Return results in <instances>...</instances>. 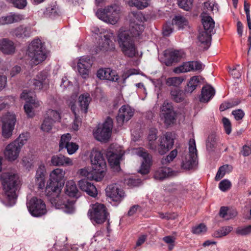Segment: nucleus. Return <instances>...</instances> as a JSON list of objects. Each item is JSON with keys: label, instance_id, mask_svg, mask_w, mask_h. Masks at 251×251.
<instances>
[{"label": "nucleus", "instance_id": "56", "mask_svg": "<svg viewBox=\"0 0 251 251\" xmlns=\"http://www.w3.org/2000/svg\"><path fill=\"white\" fill-rule=\"evenodd\" d=\"M14 126H2L1 135L5 139L10 138L13 133Z\"/></svg>", "mask_w": 251, "mask_h": 251}, {"label": "nucleus", "instance_id": "6", "mask_svg": "<svg viewBox=\"0 0 251 251\" xmlns=\"http://www.w3.org/2000/svg\"><path fill=\"white\" fill-rule=\"evenodd\" d=\"M88 215L94 224H101L106 220L108 213L104 204L96 203L93 204Z\"/></svg>", "mask_w": 251, "mask_h": 251}, {"label": "nucleus", "instance_id": "1", "mask_svg": "<svg viewBox=\"0 0 251 251\" xmlns=\"http://www.w3.org/2000/svg\"><path fill=\"white\" fill-rule=\"evenodd\" d=\"M64 175L65 172L62 169H54L50 173L46 193L49 200L55 208L62 209L64 212L69 213L74 210V201L67 199L66 197L58 196Z\"/></svg>", "mask_w": 251, "mask_h": 251}, {"label": "nucleus", "instance_id": "26", "mask_svg": "<svg viewBox=\"0 0 251 251\" xmlns=\"http://www.w3.org/2000/svg\"><path fill=\"white\" fill-rule=\"evenodd\" d=\"M78 185L80 189L87 193L88 195L96 197L98 195V191L95 186L87 180L81 179L78 181Z\"/></svg>", "mask_w": 251, "mask_h": 251}, {"label": "nucleus", "instance_id": "62", "mask_svg": "<svg viewBox=\"0 0 251 251\" xmlns=\"http://www.w3.org/2000/svg\"><path fill=\"white\" fill-rule=\"evenodd\" d=\"M216 136L214 133L210 135L206 141V147L208 150H212L214 148L216 142Z\"/></svg>", "mask_w": 251, "mask_h": 251}, {"label": "nucleus", "instance_id": "20", "mask_svg": "<svg viewBox=\"0 0 251 251\" xmlns=\"http://www.w3.org/2000/svg\"><path fill=\"white\" fill-rule=\"evenodd\" d=\"M21 150L17 147L16 142H12L7 145L4 151L5 157L9 161L16 160L19 155Z\"/></svg>", "mask_w": 251, "mask_h": 251}, {"label": "nucleus", "instance_id": "57", "mask_svg": "<svg viewBox=\"0 0 251 251\" xmlns=\"http://www.w3.org/2000/svg\"><path fill=\"white\" fill-rule=\"evenodd\" d=\"M12 3L15 7L20 9H24L27 5V0H7Z\"/></svg>", "mask_w": 251, "mask_h": 251}, {"label": "nucleus", "instance_id": "45", "mask_svg": "<svg viewBox=\"0 0 251 251\" xmlns=\"http://www.w3.org/2000/svg\"><path fill=\"white\" fill-rule=\"evenodd\" d=\"M199 82V79L198 76H194L191 77L187 84V86L185 89V92L192 93L196 89Z\"/></svg>", "mask_w": 251, "mask_h": 251}, {"label": "nucleus", "instance_id": "38", "mask_svg": "<svg viewBox=\"0 0 251 251\" xmlns=\"http://www.w3.org/2000/svg\"><path fill=\"white\" fill-rule=\"evenodd\" d=\"M58 7L56 2L49 4L44 12V15L46 17L52 18L58 15Z\"/></svg>", "mask_w": 251, "mask_h": 251}, {"label": "nucleus", "instance_id": "43", "mask_svg": "<svg viewBox=\"0 0 251 251\" xmlns=\"http://www.w3.org/2000/svg\"><path fill=\"white\" fill-rule=\"evenodd\" d=\"M130 24H136L139 23L142 24V23L145 20V17L143 14L141 12H133L129 14Z\"/></svg>", "mask_w": 251, "mask_h": 251}, {"label": "nucleus", "instance_id": "4", "mask_svg": "<svg viewBox=\"0 0 251 251\" xmlns=\"http://www.w3.org/2000/svg\"><path fill=\"white\" fill-rule=\"evenodd\" d=\"M28 55L34 65H37L47 58L45 49L41 41L38 39L34 40L29 44L27 50Z\"/></svg>", "mask_w": 251, "mask_h": 251}, {"label": "nucleus", "instance_id": "47", "mask_svg": "<svg viewBox=\"0 0 251 251\" xmlns=\"http://www.w3.org/2000/svg\"><path fill=\"white\" fill-rule=\"evenodd\" d=\"M219 215L221 217L228 220L236 216L237 213L236 211H233L232 212H228V208L223 206L220 208Z\"/></svg>", "mask_w": 251, "mask_h": 251}, {"label": "nucleus", "instance_id": "32", "mask_svg": "<svg viewBox=\"0 0 251 251\" xmlns=\"http://www.w3.org/2000/svg\"><path fill=\"white\" fill-rule=\"evenodd\" d=\"M215 94V90L210 86L207 85L202 87L200 100L202 102H208Z\"/></svg>", "mask_w": 251, "mask_h": 251}, {"label": "nucleus", "instance_id": "44", "mask_svg": "<svg viewBox=\"0 0 251 251\" xmlns=\"http://www.w3.org/2000/svg\"><path fill=\"white\" fill-rule=\"evenodd\" d=\"M170 169L169 168H160L157 170L154 174L155 179L163 180L169 176Z\"/></svg>", "mask_w": 251, "mask_h": 251}, {"label": "nucleus", "instance_id": "31", "mask_svg": "<svg viewBox=\"0 0 251 251\" xmlns=\"http://www.w3.org/2000/svg\"><path fill=\"white\" fill-rule=\"evenodd\" d=\"M201 17L204 30L214 33L215 22L212 18L204 13H201Z\"/></svg>", "mask_w": 251, "mask_h": 251}, {"label": "nucleus", "instance_id": "10", "mask_svg": "<svg viewBox=\"0 0 251 251\" xmlns=\"http://www.w3.org/2000/svg\"><path fill=\"white\" fill-rule=\"evenodd\" d=\"M175 139V133L171 132H166L161 136L157 149L158 153L163 155L171 150L174 145Z\"/></svg>", "mask_w": 251, "mask_h": 251}, {"label": "nucleus", "instance_id": "59", "mask_svg": "<svg viewBox=\"0 0 251 251\" xmlns=\"http://www.w3.org/2000/svg\"><path fill=\"white\" fill-rule=\"evenodd\" d=\"M231 187V183L227 179L222 180L219 184V188L223 192L227 191Z\"/></svg>", "mask_w": 251, "mask_h": 251}, {"label": "nucleus", "instance_id": "15", "mask_svg": "<svg viewBox=\"0 0 251 251\" xmlns=\"http://www.w3.org/2000/svg\"><path fill=\"white\" fill-rule=\"evenodd\" d=\"M65 195H61L60 194H58V196H60L61 197L65 196L66 197L67 199L70 200V201H74V203H75V201L72 200L71 199L68 198L67 196L70 197V198H78L79 197L80 195L79 194L78 190L77 188L76 185L75 183V182L73 180H70L68 181H67L65 187ZM74 205H75V203H74ZM74 207L75 208V205H74ZM75 209L74 211L71 212V213H72L74 212Z\"/></svg>", "mask_w": 251, "mask_h": 251}, {"label": "nucleus", "instance_id": "33", "mask_svg": "<svg viewBox=\"0 0 251 251\" xmlns=\"http://www.w3.org/2000/svg\"><path fill=\"white\" fill-rule=\"evenodd\" d=\"M91 98L89 94L86 93L81 94L78 98V103L80 110L81 112L86 114L88 111V108Z\"/></svg>", "mask_w": 251, "mask_h": 251}, {"label": "nucleus", "instance_id": "34", "mask_svg": "<svg viewBox=\"0 0 251 251\" xmlns=\"http://www.w3.org/2000/svg\"><path fill=\"white\" fill-rule=\"evenodd\" d=\"M0 50L4 54H11L15 51L13 43L6 39L0 40Z\"/></svg>", "mask_w": 251, "mask_h": 251}, {"label": "nucleus", "instance_id": "14", "mask_svg": "<svg viewBox=\"0 0 251 251\" xmlns=\"http://www.w3.org/2000/svg\"><path fill=\"white\" fill-rule=\"evenodd\" d=\"M136 153L139 156L142 157L143 159L139 172L143 175L147 174L149 172V169L151 165V156L143 148H139L137 150Z\"/></svg>", "mask_w": 251, "mask_h": 251}, {"label": "nucleus", "instance_id": "25", "mask_svg": "<svg viewBox=\"0 0 251 251\" xmlns=\"http://www.w3.org/2000/svg\"><path fill=\"white\" fill-rule=\"evenodd\" d=\"M60 120V113L52 109H49L47 111L45 119L42 126H51L57 123Z\"/></svg>", "mask_w": 251, "mask_h": 251}, {"label": "nucleus", "instance_id": "9", "mask_svg": "<svg viewBox=\"0 0 251 251\" xmlns=\"http://www.w3.org/2000/svg\"><path fill=\"white\" fill-rule=\"evenodd\" d=\"M189 156L186 158L182 162V167L183 169L190 170L197 165V150L196 142L194 138L190 139L189 143Z\"/></svg>", "mask_w": 251, "mask_h": 251}, {"label": "nucleus", "instance_id": "58", "mask_svg": "<svg viewBox=\"0 0 251 251\" xmlns=\"http://www.w3.org/2000/svg\"><path fill=\"white\" fill-rule=\"evenodd\" d=\"M193 1V0H177L179 7L186 11H188L191 8Z\"/></svg>", "mask_w": 251, "mask_h": 251}, {"label": "nucleus", "instance_id": "48", "mask_svg": "<svg viewBox=\"0 0 251 251\" xmlns=\"http://www.w3.org/2000/svg\"><path fill=\"white\" fill-rule=\"evenodd\" d=\"M29 137V134L27 132L21 134L19 137L13 141L16 142L17 147L20 148L21 150L22 147L26 143Z\"/></svg>", "mask_w": 251, "mask_h": 251}, {"label": "nucleus", "instance_id": "42", "mask_svg": "<svg viewBox=\"0 0 251 251\" xmlns=\"http://www.w3.org/2000/svg\"><path fill=\"white\" fill-rule=\"evenodd\" d=\"M171 99L176 102L183 101L185 98V94L179 89H175L171 91Z\"/></svg>", "mask_w": 251, "mask_h": 251}, {"label": "nucleus", "instance_id": "19", "mask_svg": "<svg viewBox=\"0 0 251 251\" xmlns=\"http://www.w3.org/2000/svg\"><path fill=\"white\" fill-rule=\"evenodd\" d=\"M166 58L165 64L167 66L172 65L174 63L179 61L183 55V52L180 50H166L164 51Z\"/></svg>", "mask_w": 251, "mask_h": 251}, {"label": "nucleus", "instance_id": "53", "mask_svg": "<svg viewBox=\"0 0 251 251\" xmlns=\"http://www.w3.org/2000/svg\"><path fill=\"white\" fill-rule=\"evenodd\" d=\"M71 139V135L69 133L63 134L61 136L59 142V151L65 149L66 146L71 142L70 141Z\"/></svg>", "mask_w": 251, "mask_h": 251}, {"label": "nucleus", "instance_id": "60", "mask_svg": "<svg viewBox=\"0 0 251 251\" xmlns=\"http://www.w3.org/2000/svg\"><path fill=\"white\" fill-rule=\"evenodd\" d=\"M206 230V226L203 224H200L192 228V232L196 234H200L205 232Z\"/></svg>", "mask_w": 251, "mask_h": 251}, {"label": "nucleus", "instance_id": "5", "mask_svg": "<svg viewBox=\"0 0 251 251\" xmlns=\"http://www.w3.org/2000/svg\"><path fill=\"white\" fill-rule=\"evenodd\" d=\"M96 15L104 22L114 25L119 19L120 9L116 5H111L102 9H99Z\"/></svg>", "mask_w": 251, "mask_h": 251}, {"label": "nucleus", "instance_id": "23", "mask_svg": "<svg viewBox=\"0 0 251 251\" xmlns=\"http://www.w3.org/2000/svg\"><path fill=\"white\" fill-rule=\"evenodd\" d=\"M25 19L24 15L18 13H10L0 18V25L18 23Z\"/></svg>", "mask_w": 251, "mask_h": 251}, {"label": "nucleus", "instance_id": "36", "mask_svg": "<svg viewBox=\"0 0 251 251\" xmlns=\"http://www.w3.org/2000/svg\"><path fill=\"white\" fill-rule=\"evenodd\" d=\"M78 172L80 176H84L88 179L95 180L97 181L101 180L100 177L96 174V173L93 172V169L89 171L86 168L81 169L79 170Z\"/></svg>", "mask_w": 251, "mask_h": 251}, {"label": "nucleus", "instance_id": "13", "mask_svg": "<svg viewBox=\"0 0 251 251\" xmlns=\"http://www.w3.org/2000/svg\"><path fill=\"white\" fill-rule=\"evenodd\" d=\"M134 109L128 105H123L119 110L116 120L119 125L128 121L133 116Z\"/></svg>", "mask_w": 251, "mask_h": 251}, {"label": "nucleus", "instance_id": "61", "mask_svg": "<svg viewBox=\"0 0 251 251\" xmlns=\"http://www.w3.org/2000/svg\"><path fill=\"white\" fill-rule=\"evenodd\" d=\"M236 233L241 235H246L251 233V225L244 227H239L236 229Z\"/></svg>", "mask_w": 251, "mask_h": 251}, {"label": "nucleus", "instance_id": "50", "mask_svg": "<svg viewBox=\"0 0 251 251\" xmlns=\"http://www.w3.org/2000/svg\"><path fill=\"white\" fill-rule=\"evenodd\" d=\"M183 80L184 78L182 77H172L166 79V83L168 86L177 87L182 83Z\"/></svg>", "mask_w": 251, "mask_h": 251}, {"label": "nucleus", "instance_id": "63", "mask_svg": "<svg viewBox=\"0 0 251 251\" xmlns=\"http://www.w3.org/2000/svg\"><path fill=\"white\" fill-rule=\"evenodd\" d=\"M65 149L67 150L69 154L72 155L75 153L78 149V145L75 143L71 142Z\"/></svg>", "mask_w": 251, "mask_h": 251}, {"label": "nucleus", "instance_id": "8", "mask_svg": "<svg viewBox=\"0 0 251 251\" xmlns=\"http://www.w3.org/2000/svg\"><path fill=\"white\" fill-rule=\"evenodd\" d=\"M27 206L30 213L34 217H41L47 213L45 202L36 197L32 198L27 203Z\"/></svg>", "mask_w": 251, "mask_h": 251}, {"label": "nucleus", "instance_id": "41", "mask_svg": "<svg viewBox=\"0 0 251 251\" xmlns=\"http://www.w3.org/2000/svg\"><path fill=\"white\" fill-rule=\"evenodd\" d=\"M157 130L155 128H151L149 132L148 137L149 140V146L150 149L155 151L156 149L154 141L157 138Z\"/></svg>", "mask_w": 251, "mask_h": 251}, {"label": "nucleus", "instance_id": "30", "mask_svg": "<svg viewBox=\"0 0 251 251\" xmlns=\"http://www.w3.org/2000/svg\"><path fill=\"white\" fill-rule=\"evenodd\" d=\"M214 33V32H209L206 30L200 31L198 39L205 50H207L210 46L211 35Z\"/></svg>", "mask_w": 251, "mask_h": 251}, {"label": "nucleus", "instance_id": "2", "mask_svg": "<svg viewBox=\"0 0 251 251\" xmlns=\"http://www.w3.org/2000/svg\"><path fill=\"white\" fill-rule=\"evenodd\" d=\"M4 194L11 205H14L18 197L17 193L20 180L18 176L13 173H3L0 175Z\"/></svg>", "mask_w": 251, "mask_h": 251}, {"label": "nucleus", "instance_id": "21", "mask_svg": "<svg viewBox=\"0 0 251 251\" xmlns=\"http://www.w3.org/2000/svg\"><path fill=\"white\" fill-rule=\"evenodd\" d=\"M51 165L56 167H68L73 165V160L61 154L53 155L50 160Z\"/></svg>", "mask_w": 251, "mask_h": 251}, {"label": "nucleus", "instance_id": "35", "mask_svg": "<svg viewBox=\"0 0 251 251\" xmlns=\"http://www.w3.org/2000/svg\"><path fill=\"white\" fill-rule=\"evenodd\" d=\"M99 45L97 49L96 52L98 53L99 51H106L112 47V42L110 40L109 36L108 35H104L103 37L99 39Z\"/></svg>", "mask_w": 251, "mask_h": 251}, {"label": "nucleus", "instance_id": "39", "mask_svg": "<svg viewBox=\"0 0 251 251\" xmlns=\"http://www.w3.org/2000/svg\"><path fill=\"white\" fill-rule=\"evenodd\" d=\"M232 169V166L228 164L220 167L215 177V180H219L224 176L226 173L231 172Z\"/></svg>", "mask_w": 251, "mask_h": 251}, {"label": "nucleus", "instance_id": "64", "mask_svg": "<svg viewBox=\"0 0 251 251\" xmlns=\"http://www.w3.org/2000/svg\"><path fill=\"white\" fill-rule=\"evenodd\" d=\"M232 114L234 115V118L236 120L242 119L245 115L244 112L241 109L233 110L232 112Z\"/></svg>", "mask_w": 251, "mask_h": 251}, {"label": "nucleus", "instance_id": "52", "mask_svg": "<svg viewBox=\"0 0 251 251\" xmlns=\"http://www.w3.org/2000/svg\"><path fill=\"white\" fill-rule=\"evenodd\" d=\"M177 154V151L176 149L172 151L167 156L162 158L161 164L163 165H167L176 157Z\"/></svg>", "mask_w": 251, "mask_h": 251}, {"label": "nucleus", "instance_id": "28", "mask_svg": "<svg viewBox=\"0 0 251 251\" xmlns=\"http://www.w3.org/2000/svg\"><path fill=\"white\" fill-rule=\"evenodd\" d=\"M123 155L124 152L121 150L118 153L108 151L106 153L110 165L116 170L120 168V160Z\"/></svg>", "mask_w": 251, "mask_h": 251}, {"label": "nucleus", "instance_id": "18", "mask_svg": "<svg viewBox=\"0 0 251 251\" xmlns=\"http://www.w3.org/2000/svg\"><path fill=\"white\" fill-rule=\"evenodd\" d=\"M111 126H98L94 131V137L98 141L106 142L108 141L111 134Z\"/></svg>", "mask_w": 251, "mask_h": 251}, {"label": "nucleus", "instance_id": "7", "mask_svg": "<svg viewBox=\"0 0 251 251\" xmlns=\"http://www.w3.org/2000/svg\"><path fill=\"white\" fill-rule=\"evenodd\" d=\"M91 161L93 172L102 179L106 170V163L103 154L99 151H93L91 155Z\"/></svg>", "mask_w": 251, "mask_h": 251}, {"label": "nucleus", "instance_id": "24", "mask_svg": "<svg viewBox=\"0 0 251 251\" xmlns=\"http://www.w3.org/2000/svg\"><path fill=\"white\" fill-rule=\"evenodd\" d=\"M97 76L101 79L112 81H117L119 79L117 73L109 68L99 69L97 72Z\"/></svg>", "mask_w": 251, "mask_h": 251}, {"label": "nucleus", "instance_id": "49", "mask_svg": "<svg viewBox=\"0 0 251 251\" xmlns=\"http://www.w3.org/2000/svg\"><path fill=\"white\" fill-rule=\"evenodd\" d=\"M150 0H130L129 4L131 6H135L139 9L147 7L149 4Z\"/></svg>", "mask_w": 251, "mask_h": 251}, {"label": "nucleus", "instance_id": "11", "mask_svg": "<svg viewBox=\"0 0 251 251\" xmlns=\"http://www.w3.org/2000/svg\"><path fill=\"white\" fill-rule=\"evenodd\" d=\"M31 95L32 94L30 92L28 93L26 90H24L21 95V98L26 101V103L24 105V109L29 117H32L34 115L32 109L40 105V101L36 100L35 97Z\"/></svg>", "mask_w": 251, "mask_h": 251}, {"label": "nucleus", "instance_id": "40", "mask_svg": "<svg viewBox=\"0 0 251 251\" xmlns=\"http://www.w3.org/2000/svg\"><path fill=\"white\" fill-rule=\"evenodd\" d=\"M172 22L173 25L177 26L178 29H183L188 26V20L181 15L176 16Z\"/></svg>", "mask_w": 251, "mask_h": 251}, {"label": "nucleus", "instance_id": "51", "mask_svg": "<svg viewBox=\"0 0 251 251\" xmlns=\"http://www.w3.org/2000/svg\"><path fill=\"white\" fill-rule=\"evenodd\" d=\"M16 122L15 115L8 113L2 118L3 126H15Z\"/></svg>", "mask_w": 251, "mask_h": 251}, {"label": "nucleus", "instance_id": "16", "mask_svg": "<svg viewBox=\"0 0 251 251\" xmlns=\"http://www.w3.org/2000/svg\"><path fill=\"white\" fill-rule=\"evenodd\" d=\"M105 191L106 196L114 201H121L125 196L123 190L119 189L116 184L108 185Z\"/></svg>", "mask_w": 251, "mask_h": 251}, {"label": "nucleus", "instance_id": "55", "mask_svg": "<svg viewBox=\"0 0 251 251\" xmlns=\"http://www.w3.org/2000/svg\"><path fill=\"white\" fill-rule=\"evenodd\" d=\"M239 103V101L236 100H231L228 101H226L222 103L219 107V109L221 111H224L227 109L232 108L235 106H236Z\"/></svg>", "mask_w": 251, "mask_h": 251}, {"label": "nucleus", "instance_id": "27", "mask_svg": "<svg viewBox=\"0 0 251 251\" xmlns=\"http://www.w3.org/2000/svg\"><path fill=\"white\" fill-rule=\"evenodd\" d=\"M11 33L13 36L18 38L24 39L30 37L32 31L31 27L24 25H21L13 29Z\"/></svg>", "mask_w": 251, "mask_h": 251}, {"label": "nucleus", "instance_id": "46", "mask_svg": "<svg viewBox=\"0 0 251 251\" xmlns=\"http://www.w3.org/2000/svg\"><path fill=\"white\" fill-rule=\"evenodd\" d=\"M233 228L230 226H224L215 231L212 236L215 238H220L226 236L230 232Z\"/></svg>", "mask_w": 251, "mask_h": 251}, {"label": "nucleus", "instance_id": "3", "mask_svg": "<svg viewBox=\"0 0 251 251\" xmlns=\"http://www.w3.org/2000/svg\"><path fill=\"white\" fill-rule=\"evenodd\" d=\"M134 37L130 31L124 27L120 28L117 34V41L123 53L129 57L135 55L136 48Z\"/></svg>", "mask_w": 251, "mask_h": 251}, {"label": "nucleus", "instance_id": "12", "mask_svg": "<svg viewBox=\"0 0 251 251\" xmlns=\"http://www.w3.org/2000/svg\"><path fill=\"white\" fill-rule=\"evenodd\" d=\"M161 112L166 124L170 125L173 123L175 120L176 113L171 102L167 100H165L161 107Z\"/></svg>", "mask_w": 251, "mask_h": 251}, {"label": "nucleus", "instance_id": "22", "mask_svg": "<svg viewBox=\"0 0 251 251\" xmlns=\"http://www.w3.org/2000/svg\"><path fill=\"white\" fill-rule=\"evenodd\" d=\"M48 73L47 72H41L36 76V78L33 80V85L36 90H41L43 88H47L49 85Z\"/></svg>", "mask_w": 251, "mask_h": 251}, {"label": "nucleus", "instance_id": "54", "mask_svg": "<svg viewBox=\"0 0 251 251\" xmlns=\"http://www.w3.org/2000/svg\"><path fill=\"white\" fill-rule=\"evenodd\" d=\"M191 61L186 62L183 65L176 68L174 71L176 73H181L192 71L193 68L191 67Z\"/></svg>", "mask_w": 251, "mask_h": 251}, {"label": "nucleus", "instance_id": "29", "mask_svg": "<svg viewBox=\"0 0 251 251\" xmlns=\"http://www.w3.org/2000/svg\"><path fill=\"white\" fill-rule=\"evenodd\" d=\"M46 172V170L45 165L42 163L40 164L36 171L35 176L36 183L40 189H43L45 187Z\"/></svg>", "mask_w": 251, "mask_h": 251}, {"label": "nucleus", "instance_id": "17", "mask_svg": "<svg viewBox=\"0 0 251 251\" xmlns=\"http://www.w3.org/2000/svg\"><path fill=\"white\" fill-rule=\"evenodd\" d=\"M92 61L89 57L82 56L77 62L78 71L80 75L84 78L89 75V69L91 67Z\"/></svg>", "mask_w": 251, "mask_h": 251}, {"label": "nucleus", "instance_id": "37", "mask_svg": "<svg viewBox=\"0 0 251 251\" xmlns=\"http://www.w3.org/2000/svg\"><path fill=\"white\" fill-rule=\"evenodd\" d=\"M144 29V25L142 24L136 23V24H130V28L127 29L130 31V34L134 38L139 37Z\"/></svg>", "mask_w": 251, "mask_h": 251}]
</instances>
